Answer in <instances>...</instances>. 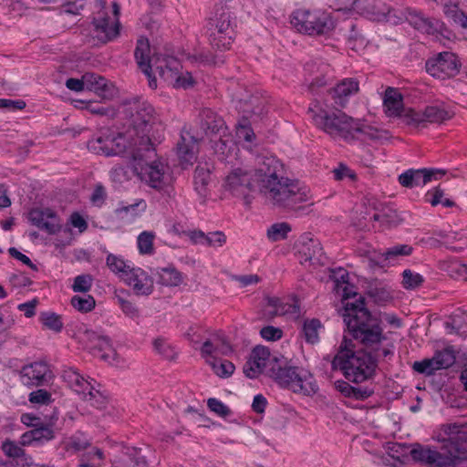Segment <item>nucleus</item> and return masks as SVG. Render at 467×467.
Masks as SVG:
<instances>
[{"mask_svg":"<svg viewBox=\"0 0 467 467\" xmlns=\"http://www.w3.org/2000/svg\"><path fill=\"white\" fill-rule=\"evenodd\" d=\"M439 441L461 461L467 460V421L443 425Z\"/></svg>","mask_w":467,"mask_h":467,"instance_id":"9d476101","label":"nucleus"},{"mask_svg":"<svg viewBox=\"0 0 467 467\" xmlns=\"http://www.w3.org/2000/svg\"><path fill=\"white\" fill-rule=\"evenodd\" d=\"M106 265L111 272L119 275L122 280L125 279L126 275L132 268L121 257L113 254H108Z\"/></svg>","mask_w":467,"mask_h":467,"instance_id":"58836bf2","label":"nucleus"},{"mask_svg":"<svg viewBox=\"0 0 467 467\" xmlns=\"http://www.w3.org/2000/svg\"><path fill=\"white\" fill-rule=\"evenodd\" d=\"M272 358L273 357H271L268 348L265 347H255L249 359L244 365V373L250 379L258 377L265 370L267 374V363H269V359Z\"/></svg>","mask_w":467,"mask_h":467,"instance_id":"a211bd4d","label":"nucleus"},{"mask_svg":"<svg viewBox=\"0 0 467 467\" xmlns=\"http://www.w3.org/2000/svg\"><path fill=\"white\" fill-rule=\"evenodd\" d=\"M71 305L78 311L87 313L95 307L96 301L91 296H74L71 298Z\"/></svg>","mask_w":467,"mask_h":467,"instance_id":"3c124183","label":"nucleus"},{"mask_svg":"<svg viewBox=\"0 0 467 467\" xmlns=\"http://www.w3.org/2000/svg\"><path fill=\"white\" fill-rule=\"evenodd\" d=\"M182 68L180 61L173 57H164L160 65H156V72L168 85L174 88H187L194 83L189 72L180 73Z\"/></svg>","mask_w":467,"mask_h":467,"instance_id":"f8f14e48","label":"nucleus"},{"mask_svg":"<svg viewBox=\"0 0 467 467\" xmlns=\"http://www.w3.org/2000/svg\"><path fill=\"white\" fill-rule=\"evenodd\" d=\"M86 89L94 91L103 99H111L114 95V86L104 77L93 72L85 73Z\"/></svg>","mask_w":467,"mask_h":467,"instance_id":"cd10ccee","label":"nucleus"},{"mask_svg":"<svg viewBox=\"0 0 467 467\" xmlns=\"http://www.w3.org/2000/svg\"><path fill=\"white\" fill-rule=\"evenodd\" d=\"M355 5L377 18L386 17L390 13V8L382 0H357Z\"/></svg>","mask_w":467,"mask_h":467,"instance_id":"f704fd0d","label":"nucleus"},{"mask_svg":"<svg viewBox=\"0 0 467 467\" xmlns=\"http://www.w3.org/2000/svg\"><path fill=\"white\" fill-rule=\"evenodd\" d=\"M227 237L223 232L216 231L206 235L205 244L209 246L222 247L226 244Z\"/></svg>","mask_w":467,"mask_h":467,"instance_id":"338daca9","label":"nucleus"},{"mask_svg":"<svg viewBox=\"0 0 467 467\" xmlns=\"http://www.w3.org/2000/svg\"><path fill=\"white\" fill-rule=\"evenodd\" d=\"M368 295L378 304H383L391 298L389 291L382 285H369Z\"/></svg>","mask_w":467,"mask_h":467,"instance_id":"4d7b16f0","label":"nucleus"},{"mask_svg":"<svg viewBox=\"0 0 467 467\" xmlns=\"http://www.w3.org/2000/svg\"><path fill=\"white\" fill-rule=\"evenodd\" d=\"M291 24L300 33L321 36L330 33L335 23L329 14L321 11L298 9L291 16Z\"/></svg>","mask_w":467,"mask_h":467,"instance_id":"0eeeda50","label":"nucleus"},{"mask_svg":"<svg viewBox=\"0 0 467 467\" xmlns=\"http://www.w3.org/2000/svg\"><path fill=\"white\" fill-rule=\"evenodd\" d=\"M265 305L262 309L263 317L271 320L277 316L285 315L288 312L290 306L284 304L278 297H265Z\"/></svg>","mask_w":467,"mask_h":467,"instance_id":"72a5a7b5","label":"nucleus"},{"mask_svg":"<svg viewBox=\"0 0 467 467\" xmlns=\"http://www.w3.org/2000/svg\"><path fill=\"white\" fill-rule=\"evenodd\" d=\"M383 106L389 117H400L403 111V98L395 88L388 87L384 92Z\"/></svg>","mask_w":467,"mask_h":467,"instance_id":"7c9ffc66","label":"nucleus"},{"mask_svg":"<svg viewBox=\"0 0 467 467\" xmlns=\"http://www.w3.org/2000/svg\"><path fill=\"white\" fill-rule=\"evenodd\" d=\"M93 277L90 275H80L75 277L72 285L74 292L87 293L90 290Z\"/></svg>","mask_w":467,"mask_h":467,"instance_id":"13d9d810","label":"nucleus"},{"mask_svg":"<svg viewBox=\"0 0 467 467\" xmlns=\"http://www.w3.org/2000/svg\"><path fill=\"white\" fill-rule=\"evenodd\" d=\"M267 375L281 387L296 393L315 394L318 388L313 376L304 368L289 365L283 356L273 357L267 363Z\"/></svg>","mask_w":467,"mask_h":467,"instance_id":"7ed1b4c3","label":"nucleus"},{"mask_svg":"<svg viewBox=\"0 0 467 467\" xmlns=\"http://www.w3.org/2000/svg\"><path fill=\"white\" fill-rule=\"evenodd\" d=\"M181 171H188L197 160L198 141L189 132L182 133L175 148Z\"/></svg>","mask_w":467,"mask_h":467,"instance_id":"dca6fc26","label":"nucleus"},{"mask_svg":"<svg viewBox=\"0 0 467 467\" xmlns=\"http://www.w3.org/2000/svg\"><path fill=\"white\" fill-rule=\"evenodd\" d=\"M123 281L132 287L137 296H149L153 292L152 277L140 267H132Z\"/></svg>","mask_w":467,"mask_h":467,"instance_id":"6ab92c4d","label":"nucleus"},{"mask_svg":"<svg viewBox=\"0 0 467 467\" xmlns=\"http://www.w3.org/2000/svg\"><path fill=\"white\" fill-rule=\"evenodd\" d=\"M455 362V356L451 350L444 349L437 352L432 358H426L421 361H416L412 368L420 374L430 376L436 370L447 368Z\"/></svg>","mask_w":467,"mask_h":467,"instance_id":"f3484780","label":"nucleus"},{"mask_svg":"<svg viewBox=\"0 0 467 467\" xmlns=\"http://www.w3.org/2000/svg\"><path fill=\"white\" fill-rule=\"evenodd\" d=\"M134 148L131 167L135 175H164L167 165L157 158L156 150L150 137H141L140 140L130 141Z\"/></svg>","mask_w":467,"mask_h":467,"instance_id":"423d86ee","label":"nucleus"},{"mask_svg":"<svg viewBox=\"0 0 467 467\" xmlns=\"http://www.w3.org/2000/svg\"><path fill=\"white\" fill-rule=\"evenodd\" d=\"M209 35V42L211 47L218 51H225L230 49L231 45L234 39V34H214L208 33Z\"/></svg>","mask_w":467,"mask_h":467,"instance_id":"c03bdc74","label":"nucleus"},{"mask_svg":"<svg viewBox=\"0 0 467 467\" xmlns=\"http://www.w3.org/2000/svg\"><path fill=\"white\" fill-rule=\"evenodd\" d=\"M48 368L44 362H34L24 366L20 371L21 381L28 387H37L44 384Z\"/></svg>","mask_w":467,"mask_h":467,"instance_id":"5701e85b","label":"nucleus"},{"mask_svg":"<svg viewBox=\"0 0 467 467\" xmlns=\"http://www.w3.org/2000/svg\"><path fill=\"white\" fill-rule=\"evenodd\" d=\"M29 221L49 234H54L60 230L58 219L50 209H33L29 213Z\"/></svg>","mask_w":467,"mask_h":467,"instance_id":"412c9836","label":"nucleus"},{"mask_svg":"<svg viewBox=\"0 0 467 467\" xmlns=\"http://www.w3.org/2000/svg\"><path fill=\"white\" fill-rule=\"evenodd\" d=\"M368 203L372 205L371 209L374 210L371 216L374 221L380 222L389 227L397 226L403 221L402 217L394 208L381 203L378 200L370 201Z\"/></svg>","mask_w":467,"mask_h":467,"instance_id":"393cba45","label":"nucleus"},{"mask_svg":"<svg viewBox=\"0 0 467 467\" xmlns=\"http://www.w3.org/2000/svg\"><path fill=\"white\" fill-rule=\"evenodd\" d=\"M150 51L149 40L147 38L139 39L134 51V56L139 67L147 77H150L152 67L156 69V65H160L162 60V58H150L149 55Z\"/></svg>","mask_w":467,"mask_h":467,"instance_id":"b1692460","label":"nucleus"},{"mask_svg":"<svg viewBox=\"0 0 467 467\" xmlns=\"http://www.w3.org/2000/svg\"><path fill=\"white\" fill-rule=\"evenodd\" d=\"M450 171L436 168L408 169L400 175H446Z\"/></svg>","mask_w":467,"mask_h":467,"instance_id":"680f3d73","label":"nucleus"},{"mask_svg":"<svg viewBox=\"0 0 467 467\" xmlns=\"http://www.w3.org/2000/svg\"><path fill=\"white\" fill-rule=\"evenodd\" d=\"M128 140L122 133L115 134L109 129H101L98 135L88 141V149L97 155H118L125 151Z\"/></svg>","mask_w":467,"mask_h":467,"instance_id":"6e6552de","label":"nucleus"},{"mask_svg":"<svg viewBox=\"0 0 467 467\" xmlns=\"http://www.w3.org/2000/svg\"><path fill=\"white\" fill-rule=\"evenodd\" d=\"M92 24L96 36L102 43L115 39L119 35V20L118 17H111L105 8H101L93 17Z\"/></svg>","mask_w":467,"mask_h":467,"instance_id":"2eb2a0df","label":"nucleus"},{"mask_svg":"<svg viewBox=\"0 0 467 467\" xmlns=\"http://www.w3.org/2000/svg\"><path fill=\"white\" fill-rule=\"evenodd\" d=\"M207 363L212 367L213 372L220 378H228L230 377L234 369V365L225 359L212 358L207 360Z\"/></svg>","mask_w":467,"mask_h":467,"instance_id":"a19ab883","label":"nucleus"},{"mask_svg":"<svg viewBox=\"0 0 467 467\" xmlns=\"http://www.w3.org/2000/svg\"><path fill=\"white\" fill-rule=\"evenodd\" d=\"M314 124L333 139L350 141L357 139L358 119H354L340 109L327 112L322 109L318 101L311 103L307 111Z\"/></svg>","mask_w":467,"mask_h":467,"instance_id":"20e7f679","label":"nucleus"},{"mask_svg":"<svg viewBox=\"0 0 467 467\" xmlns=\"http://www.w3.org/2000/svg\"><path fill=\"white\" fill-rule=\"evenodd\" d=\"M201 129L206 135L224 133L227 130L224 120L211 109H203L200 114Z\"/></svg>","mask_w":467,"mask_h":467,"instance_id":"bb28decb","label":"nucleus"},{"mask_svg":"<svg viewBox=\"0 0 467 467\" xmlns=\"http://www.w3.org/2000/svg\"><path fill=\"white\" fill-rule=\"evenodd\" d=\"M208 408L221 417H227L231 414V410L222 401L214 398H210L207 400Z\"/></svg>","mask_w":467,"mask_h":467,"instance_id":"0e129e2a","label":"nucleus"},{"mask_svg":"<svg viewBox=\"0 0 467 467\" xmlns=\"http://www.w3.org/2000/svg\"><path fill=\"white\" fill-rule=\"evenodd\" d=\"M406 18L415 29L429 35L439 32L442 27V24L440 21L425 17L420 12L416 10L409 9Z\"/></svg>","mask_w":467,"mask_h":467,"instance_id":"c85d7f7f","label":"nucleus"},{"mask_svg":"<svg viewBox=\"0 0 467 467\" xmlns=\"http://www.w3.org/2000/svg\"><path fill=\"white\" fill-rule=\"evenodd\" d=\"M256 175H278L285 171L284 164L275 156L259 155L255 159Z\"/></svg>","mask_w":467,"mask_h":467,"instance_id":"2f4dec72","label":"nucleus"},{"mask_svg":"<svg viewBox=\"0 0 467 467\" xmlns=\"http://www.w3.org/2000/svg\"><path fill=\"white\" fill-rule=\"evenodd\" d=\"M229 26H233L231 14L227 7L220 5L216 6L213 16L208 19V27L219 26L228 29Z\"/></svg>","mask_w":467,"mask_h":467,"instance_id":"4c0bfd02","label":"nucleus"},{"mask_svg":"<svg viewBox=\"0 0 467 467\" xmlns=\"http://www.w3.org/2000/svg\"><path fill=\"white\" fill-rule=\"evenodd\" d=\"M62 377L75 392L82 396L83 400L89 401L92 406H99V400H102L101 394L99 390H95L76 369L72 368L65 369Z\"/></svg>","mask_w":467,"mask_h":467,"instance_id":"4468645a","label":"nucleus"},{"mask_svg":"<svg viewBox=\"0 0 467 467\" xmlns=\"http://www.w3.org/2000/svg\"><path fill=\"white\" fill-rule=\"evenodd\" d=\"M154 234L150 232H142L138 236V248L140 254H150L153 253Z\"/></svg>","mask_w":467,"mask_h":467,"instance_id":"864d4df0","label":"nucleus"},{"mask_svg":"<svg viewBox=\"0 0 467 467\" xmlns=\"http://www.w3.org/2000/svg\"><path fill=\"white\" fill-rule=\"evenodd\" d=\"M358 81L356 78H348L339 81L328 90V93L337 106L344 108L348 104L349 97L358 94Z\"/></svg>","mask_w":467,"mask_h":467,"instance_id":"aec40b11","label":"nucleus"},{"mask_svg":"<svg viewBox=\"0 0 467 467\" xmlns=\"http://www.w3.org/2000/svg\"><path fill=\"white\" fill-rule=\"evenodd\" d=\"M90 352L93 355H96V352H101L99 358L103 360L108 361L112 355H115V350L112 348L111 341L109 337L102 336L100 338L92 344V346H88Z\"/></svg>","mask_w":467,"mask_h":467,"instance_id":"ea45409f","label":"nucleus"},{"mask_svg":"<svg viewBox=\"0 0 467 467\" xmlns=\"http://www.w3.org/2000/svg\"><path fill=\"white\" fill-rule=\"evenodd\" d=\"M321 327V323L318 319H311L305 321L303 325V333L306 342L315 344L318 341V329Z\"/></svg>","mask_w":467,"mask_h":467,"instance_id":"de8ad7c7","label":"nucleus"},{"mask_svg":"<svg viewBox=\"0 0 467 467\" xmlns=\"http://www.w3.org/2000/svg\"><path fill=\"white\" fill-rule=\"evenodd\" d=\"M299 244V253L305 257V261H309L312 264L325 265L327 258L317 239L313 238L309 234H306L301 236Z\"/></svg>","mask_w":467,"mask_h":467,"instance_id":"4be33fe9","label":"nucleus"},{"mask_svg":"<svg viewBox=\"0 0 467 467\" xmlns=\"http://www.w3.org/2000/svg\"><path fill=\"white\" fill-rule=\"evenodd\" d=\"M116 467H146L147 462L143 456L136 449L128 453L124 458L115 462Z\"/></svg>","mask_w":467,"mask_h":467,"instance_id":"49530a36","label":"nucleus"},{"mask_svg":"<svg viewBox=\"0 0 467 467\" xmlns=\"http://www.w3.org/2000/svg\"><path fill=\"white\" fill-rule=\"evenodd\" d=\"M236 129L239 138H243L248 142H251L254 138V133L249 126L248 119L245 121V119H243L241 121H239L236 125Z\"/></svg>","mask_w":467,"mask_h":467,"instance_id":"774afa93","label":"nucleus"},{"mask_svg":"<svg viewBox=\"0 0 467 467\" xmlns=\"http://www.w3.org/2000/svg\"><path fill=\"white\" fill-rule=\"evenodd\" d=\"M154 275L158 277L157 283L164 286H178L183 281L182 273L174 267L156 269Z\"/></svg>","mask_w":467,"mask_h":467,"instance_id":"c9c22d12","label":"nucleus"},{"mask_svg":"<svg viewBox=\"0 0 467 467\" xmlns=\"http://www.w3.org/2000/svg\"><path fill=\"white\" fill-rule=\"evenodd\" d=\"M152 345L154 350L164 359L168 361H175L177 359V351L171 344L166 341V339L162 337H157L153 340Z\"/></svg>","mask_w":467,"mask_h":467,"instance_id":"79ce46f5","label":"nucleus"},{"mask_svg":"<svg viewBox=\"0 0 467 467\" xmlns=\"http://www.w3.org/2000/svg\"><path fill=\"white\" fill-rule=\"evenodd\" d=\"M261 177H223L222 186L234 197L242 199L250 207L254 193L258 192L257 182Z\"/></svg>","mask_w":467,"mask_h":467,"instance_id":"ddd939ff","label":"nucleus"},{"mask_svg":"<svg viewBox=\"0 0 467 467\" xmlns=\"http://www.w3.org/2000/svg\"><path fill=\"white\" fill-rule=\"evenodd\" d=\"M444 5V13L447 16L451 17L454 22L460 23L462 26V22L467 15L459 9L458 0H448L442 3Z\"/></svg>","mask_w":467,"mask_h":467,"instance_id":"8fccbe9b","label":"nucleus"},{"mask_svg":"<svg viewBox=\"0 0 467 467\" xmlns=\"http://www.w3.org/2000/svg\"><path fill=\"white\" fill-rule=\"evenodd\" d=\"M123 114L129 126V140H140L141 137H149V132L156 120L155 110L150 103L140 99L126 102Z\"/></svg>","mask_w":467,"mask_h":467,"instance_id":"39448f33","label":"nucleus"},{"mask_svg":"<svg viewBox=\"0 0 467 467\" xmlns=\"http://www.w3.org/2000/svg\"><path fill=\"white\" fill-rule=\"evenodd\" d=\"M425 67L431 77L445 80L452 78L460 73L462 63L456 54L444 51L429 58Z\"/></svg>","mask_w":467,"mask_h":467,"instance_id":"9b49d317","label":"nucleus"},{"mask_svg":"<svg viewBox=\"0 0 467 467\" xmlns=\"http://www.w3.org/2000/svg\"><path fill=\"white\" fill-rule=\"evenodd\" d=\"M447 271L452 277H464L467 279V265L458 261H451L448 264Z\"/></svg>","mask_w":467,"mask_h":467,"instance_id":"69168bd1","label":"nucleus"},{"mask_svg":"<svg viewBox=\"0 0 467 467\" xmlns=\"http://www.w3.org/2000/svg\"><path fill=\"white\" fill-rule=\"evenodd\" d=\"M147 204L146 202L142 199L137 201L133 204L126 205L119 207L115 210V213L117 215L122 213H130L131 217H137L140 213L146 211Z\"/></svg>","mask_w":467,"mask_h":467,"instance_id":"6e6d98bb","label":"nucleus"},{"mask_svg":"<svg viewBox=\"0 0 467 467\" xmlns=\"http://www.w3.org/2000/svg\"><path fill=\"white\" fill-rule=\"evenodd\" d=\"M402 285L406 289H415L420 286L424 281L421 275L406 269L402 273Z\"/></svg>","mask_w":467,"mask_h":467,"instance_id":"603ef678","label":"nucleus"},{"mask_svg":"<svg viewBox=\"0 0 467 467\" xmlns=\"http://www.w3.org/2000/svg\"><path fill=\"white\" fill-rule=\"evenodd\" d=\"M426 121L431 123H441L451 118L449 111L437 106H428L423 111Z\"/></svg>","mask_w":467,"mask_h":467,"instance_id":"a18cd8bd","label":"nucleus"},{"mask_svg":"<svg viewBox=\"0 0 467 467\" xmlns=\"http://www.w3.org/2000/svg\"><path fill=\"white\" fill-rule=\"evenodd\" d=\"M140 181V187L146 185L157 192H170L172 187V177H139Z\"/></svg>","mask_w":467,"mask_h":467,"instance_id":"e433bc0d","label":"nucleus"},{"mask_svg":"<svg viewBox=\"0 0 467 467\" xmlns=\"http://www.w3.org/2000/svg\"><path fill=\"white\" fill-rule=\"evenodd\" d=\"M192 184L200 203L205 204L214 196L218 181L216 177H194Z\"/></svg>","mask_w":467,"mask_h":467,"instance_id":"c756f323","label":"nucleus"},{"mask_svg":"<svg viewBox=\"0 0 467 467\" xmlns=\"http://www.w3.org/2000/svg\"><path fill=\"white\" fill-rule=\"evenodd\" d=\"M411 458L429 467H455L461 461L454 453L442 444L441 451L433 450L429 446L415 444L410 451Z\"/></svg>","mask_w":467,"mask_h":467,"instance_id":"1a4fd4ad","label":"nucleus"},{"mask_svg":"<svg viewBox=\"0 0 467 467\" xmlns=\"http://www.w3.org/2000/svg\"><path fill=\"white\" fill-rule=\"evenodd\" d=\"M1 449L5 455L9 458H22L26 455L25 450L18 443L9 439L3 441Z\"/></svg>","mask_w":467,"mask_h":467,"instance_id":"5fc2aeb1","label":"nucleus"},{"mask_svg":"<svg viewBox=\"0 0 467 467\" xmlns=\"http://www.w3.org/2000/svg\"><path fill=\"white\" fill-rule=\"evenodd\" d=\"M370 201H377L373 197H368L362 201L359 204H357L352 211V224L359 230H369V225L372 222H375L371 218L374 210L368 202Z\"/></svg>","mask_w":467,"mask_h":467,"instance_id":"a878e982","label":"nucleus"},{"mask_svg":"<svg viewBox=\"0 0 467 467\" xmlns=\"http://www.w3.org/2000/svg\"><path fill=\"white\" fill-rule=\"evenodd\" d=\"M257 187L265 203L278 211H296L312 198L308 189L290 177H261Z\"/></svg>","mask_w":467,"mask_h":467,"instance_id":"f03ea898","label":"nucleus"},{"mask_svg":"<svg viewBox=\"0 0 467 467\" xmlns=\"http://www.w3.org/2000/svg\"><path fill=\"white\" fill-rule=\"evenodd\" d=\"M413 251V247L409 244H397L388 248L381 256L384 260H395L400 256L410 255Z\"/></svg>","mask_w":467,"mask_h":467,"instance_id":"09e8293b","label":"nucleus"},{"mask_svg":"<svg viewBox=\"0 0 467 467\" xmlns=\"http://www.w3.org/2000/svg\"><path fill=\"white\" fill-rule=\"evenodd\" d=\"M291 230L290 224L286 222L275 223L268 227L266 236L271 242H278L286 239Z\"/></svg>","mask_w":467,"mask_h":467,"instance_id":"37998d69","label":"nucleus"},{"mask_svg":"<svg viewBox=\"0 0 467 467\" xmlns=\"http://www.w3.org/2000/svg\"><path fill=\"white\" fill-rule=\"evenodd\" d=\"M236 108L243 113V119L246 121L253 115L262 112L263 101L258 96L247 95L238 100Z\"/></svg>","mask_w":467,"mask_h":467,"instance_id":"473e14b6","label":"nucleus"},{"mask_svg":"<svg viewBox=\"0 0 467 467\" xmlns=\"http://www.w3.org/2000/svg\"><path fill=\"white\" fill-rule=\"evenodd\" d=\"M343 320L352 337L362 345L356 350V345L347 336L339 346L337 354L331 361L333 370H340L351 382L361 383L373 379L379 364V358L391 355L389 348H380L386 340L377 317L365 307L362 296L356 303L345 305Z\"/></svg>","mask_w":467,"mask_h":467,"instance_id":"f257e3e1","label":"nucleus"},{"mask_svg":"<svg viewBox=\"0 0 467 467\" xmlns=\"http://www.w3.org/2000/svg\"><path fill=\"white\" fill-rule=\"evenodd\" d=\"M32 432L36 441H47L54 438V431L51 425H44L41 422L38 423V426H35Z\"/></svg>","mask_w":467,"mask_h":467,"instance_id":"bf43d9fd","label":"nucleus"},{"mask_svg":"<svg viewBox=\"0 0 467 467\" xmlns=\"http://www.w3.org/2000/svg\"><path fill=\"white\" fill-rule=\"evenodd\" d=\"M41 319L45 327L55 332H60L63 327L60 317L55 313H44Z\"/></svg>","mask_w":467,"mask_h":467,"instance_id":"052dcab7","label":"nucleus"},{"mask_svg":"<svg viewBox=\"0 0 467 467\" xmlns=\"http://www.w3.org/2000/svg\"><path fill=\"white\" fill-rule=\"evenodd\" d=\"M118 303L121 307L122 312L130 318L136 319L140 317V310L138 306L120 296H118Z\"/></svg>","mask_w":467,"mask_h":467,"instance_id":"e2e57ef3","label":"nucleus"}]
</instances>
